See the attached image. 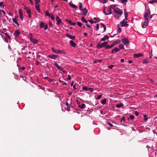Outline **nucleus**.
Wrapping results in <instances>:
<instances>
[{"instance_id": "f257e3e1", "label": "nucleus", "mask_w": 157, "mask_h": 157, "mask_svg": "<svg viewBox=\"0 0 157 157\" xmlns=\"http://www.w3.org/2000/svg\"><path fill=\"white\" fill-rule=\"evenodd\" d=\"M111 7L113 10V15L116 19H118L123 13L122 11L118 8H115L114 5H111Z\"/></svg>"}, {"instance_id": "f03ea898", "label": "nucleus", "mask_w": 157, "mask_h": 157, "mask_svg": "<svg viewBox=\"0 0 157 157\" xmlns=\"http://www.w3.org/2000/svg\"><path fill=\"white\" fill-rule=\"evenodd\" d=\"M112 9L110 6V7L105 8L103 10V12L106 15L111 14L112 13Z\"/></svg>"}, {"instance_id": "7ed1b4c3", "label": "nucleus", "mask_w": 157, "mask_h": 157, "mask_svg": "<svg viewBox=\"0 0 157 157\" xmlns=\"http://www.w3.org/2000/svg\"><path fill=\"white\" fill-rule=\"evenodd\" d=\"M150 14V11L148 9H147L146 10L145 12L144 15V17L145 20H147L148 19V17H149Z\"/></svg>"}, {"instance_id": "20e7f679", "label": "nucleus", "mask_w": 157, "mask_h": 157, "mask_svg": "<svg viewBox=\"0 0 157 157\" xmlns=\"http://www.w3.org/2000/svg\"><path fill=\"white\" fill-rule=\"evenodd\" d=\"M121 41L126 46H128L129 44V40L125 37H124L122 39Z\"/></svg>"}, {"instance_id": "39448f33", "label": "nucleus", "mask_w": 157, "mask_h": 157, "mask_svg": "<svg viewBox=\"0 0 157 157\" xmlns=\"http://www.w3.org/2000/svg\"><path fill=\"white\" fill-rule=\"evenodd\" d=\"M51 49L55 53L57 54H61L62 53H63L64 54H65V53L63 52L62 50H56L55 49L53 48H52Z\"/></svg>"}, {"instance_id": "423d86ee", "label": "nucleus", "mask_w": 157, "mask_h": 157, "mask_svg": "<svg viewBox=\"0 0 157 157\" xmlns=\"http://www.w3.org/2000/svg\"><path fill=\"white\" fill-rule=\"evenodd\" d=\"M126 19H124L122 21L120 22L121 26V27H125L127 26H128V25L127 24V20Z\"/></svg>"}, {"instance_id": "0eeeda50", "label": "nucleus", "mask_w": 157, "mask_h": 157, "mask_svg": "<svg viewBox=\"0 0 157 157\" xmlns=\"http://www.w3.org/2000/svg\"><path fill=\"white\" fill-rule=\"evenodd\" d=\"M24 9L26 10V12L28 13L29 17L31 18V10L26 7H24Z\"/></svg>"}, {"instance_id": "6e6552de", "label": "nucleus", "mask_w": 157, "mask_h": 157, "mask_svg": "<svg viewBox=\"0 0 157 157\" xmlns=\"http://www.w3.org/2000/svg\"><path fill=\"white\" fill-rule=\"evenodd\" d=\"M81 10V14L82 15L86 16V15L87 12V10L86 8L83 9L82 10Z\"/></svg>"}, {"instance_id": "1a4fd4ad", "label": "nucleus", "mask_w": 157, "mask_h": 157, "mask_svg": "<svg viewBox=\"0 0 157 157\" xmlns=\"http://www.w3.org/2000/svg\"><path fill=\"white\" fill-rule=\"evenodd\" d=\"M18 11L20 17L21 19V21H22L23 19V16L22 10L21 9H18Z\"/></svg>"}, {"instance_id": "9d476101", "label": "nucleus", "mask_w": 157, "mask_h": 157, "mask_svg": "<svg viewBox=\"0 0 157 157\" xmlns=\"http://www.w3.org/2000/svg\"><path fill=\"white\" fill-rule=\"evenodd\" d=\"M48 57L53 59H56L58 58V56L56 55H49L48 56Z\"/></svg>"}, {"instance_id": "9b49d317", "label": "nucleus", "mask_w": 157, "mask_h": 157, "mask_svg": "<svg viewBox=\"0 0 157 157\" xmlns=\"http://www.w3.org/2000/svg\"><path fill=\"white\" fill-rule=\"evenodd\" d=\"M145 21L144 22L143 24L142 25V27L143 28H146L148 25V23L149 22V20H145Z\"/></svg>"}, {"instance_id": "f8f14e48", "label": "nucleus", "mask_w": 157, "mask_h": 157, "mask_svg": "<svg viewBox=\"0 0 157 157\" xmlns=\"http://www.w3.org/2000/svg\"><path fill=\"white\" fill-rule=\"evenodd\" d=\"M17 16H15L14 17V18H13L12 20L14 23L16 24L18 26H19V24L18 23L17 20H16V19L17 18Z\"/></svg>"}, {"instance_id": "ddd939ff", "label": "nucleus", "mask_w": 157, "mask_h": 157, "mask_svg": "<svg viewBox=\"0 0 157 157\" xmlns=\"http://www.w3.org/2000/svg\"><path fill=\"white\" fill-rule=\"evenodd\" d=\"M30 40L32 43L34 44H37L38 42V40H37L33 38H31Z\"/></svg>"}, {"instance_id": "4468645a", "label": "nucleus", "mask_w": 157, "mask_h": 157, "mask_svg": "<svg viewBox=\"0 0 157 157\" xmlns=\"http://www.w3.org/2000/svg\"><path fill=\"white\" fill-rule=\"evenodd\" d=\"M66 36L71 39L75 40V36H71L69 34L67 33L66 35Z\"/></svg>"}, {"instance_id": "2eb2a0df", "label": "nucleus", "mask_w": 157, "mask_h": 157, "mask_svg": "<svg viewBox=\"0 0 157 157\" xmlns=\"http://www.w3.org/2000/svg\"><path fill=\"white\" fill-rule=\"evenodd\" d=\"M120 49H119L117 48H115L112 50L111 53L114 54L115 53L118 52L120 50Z\"/></svg>"}, {"instance_id": "dca6fc26", "label": "nucleus", "mask_w": 157, "mask_h": 157, "mask_svg": "<svg viewBox=\"0 0 157 157\" xmlns=\"http://www.w3.org/2000/svg\"><path fill=\"white\" fill-rule=\"evenodd\" d=\"M56 21H57V25H59L62 23V21H61V19L58 16H57L56 17Z\"/></svg>"}, {"instance_id": "f3484780", "label": "nucleus", "mask_w": 157, "mask_h": 157, "mask_svg": "<svg viewBox=\"0 0 157 157\" xmlns=\"http://www.w3.org/2000/svg\"><path fill=\"white\" fill-rule=\"evenodd\" d=\"M66 21L68 22V23L72 25H76V23L75 22H73L71 20H69L67 19L66 20Z\"/></svg>"}, {"instance_id": "a211bd4d", "label": "nucleus", "mask_w": 157, "mask_h": 157, "mask_svg": "<svg viewBox=\"0 0 157 157\" xmlns=\"http://www.w3.org/2000/svg\"><path fill=\"white\" fill-rule=\"evenodd\" d=\"M69 44L70 46L72 47H76V44L74 43L72 40L70 41Z\"/></svg>"}, {"instance_id": "6ab92c4d", "label": "nucleus", "mask_w": 157, "mask_h": 157, "mask_svg": "<svg viewBox=\"0 0 157 157\" xmlns=\"http://www.w3.org/2000/svg\"><path fill=\"white\" fill-rule=\"evenodd\" d=\"M35 8L39 13H40V8L39 4H36Z\"/></svg>"}, {"instance_id": "aec40b11", "label": "nucleus", "mask_w": 157, "mask_h": 157, "mask_svg": "<svg viewBox=\"0 0 157 157\" xmlns=\"http://www.w3.org/2000/svg\"><path fill=\"white\" fill-rule=\"evenodd\" d=\"M143 56V54L142 53H139L138 54H135L134 55V56L135 57L138 58Z\"/></svg>"}, {"instance_id": "412c9836", "label": "nucleus", "mask_w": 157, "mask_h": 157, "mask_svg": "<svg viewBox=\"0 0 157 157\" xmlns=\"http://www.w3.org/2000/svg\"><path fill=\"white\" fill-rule=\"evenodd\" d=\"M54 65L56 66V67L58 69L60 70H62L63 68L59 66L57 63H55Z\"/></svg>"}, {"instance_id": "4be33fe9", "label": "nucleus", "mask_w": 157, "mask_h": 157, "mask_svg": "<svg viewBox=\"0 0 157 157\" xmlns=\"http://www.w3.org/2000/svg\"><path fill=\"white\" fill-rule=\"evenodd\" d=\"M151 155H152V157H157V151H153L151 153Z\"/></svg>"}, {"instance_id": "5701e85b", "label": "nucleus", "mask_w": 157, "mask_h": 157, "mask_svg": "<svg viewBox=\"0 0 157 157\" xmlns=\"http://www.w3.org/2000/svg\"><path fill=\"white\" fill-rule=\"evenodd\" d=\"M109 38V37L107 35H105L104 37L101 38L100 41H104L106 39H108Z\"/></svg>"}, {"instance_id": "b1692460", "label": "nucleus", "mask_w": 157, "mask_h": 157, "mask_svg": "<svg viewBox=\"0 0 157 157\" xmlns=\"http://www.w3.org/2000/svg\"><path fill=\"white\" fill-rule=\"evenodd\" d=\"M20 34V33L18 30L15 31L14 33V35L16 36H19Z\"/></svg>"}, {"instance_id": "393cba45", "label": "nucleus", "mask_w": 157, "mask_h": 157, "mask_svg": "<svg viewBox=\"0 0 157 157\" xmlns=\"http://www.w3.org/2000/svg\"><path fill=\"white\" fill-rule=\"evenodd\" d=\"M114 45H115V44H112L110 45H107L105 47V48L106 49H107L110 48H112L113 47Z\"/></svg>"}, {"instance_id": "a878e982", "label": "nucleus", "mask_w": 157, "mask_h": 157, "mask_svg": "<svg viewBox=\"0 0 157 157\" xmlns=\"http://www.w3.org/2000/svg\"><path fill=\"white\" fill-rule=\"evenodd\" d=\"M66 104L67 105V109L69 111L70 110V105L68 103L67 101L66 102Z\"/></svg>"}, {"instance_id": "bb28decb", "label": "nucleus", "mask_w": 157, "mask_h": 157, "mask_svg": "<svg viewBox=\"0 0 157 157\" xmlns=\"http://www.w3.org/2000/svg\"><path fill=\"white\" fill-rule=\"evenodd\" d=\"M69 5L72 7L73 8L75 9H77L78 8V7L77 6H76V5H74V4H73L72 3V4H70Z\"/></svg>"}, {"instance_id": "cd10ccee", "label": "nucleus", "mask_w": 157, "mask_h": 157, "mask_svg": "<svg viewBox=\"0 0 157 157\" xmlns=\"http://www.w3.org/2000/svg\"><path fill=\"white\" fill-rule=\"evenodd\" d=\"M81 20L83 22L85 23H87L88 22V21L85 19L84 17H82Z\"/></svg>"}, {"instance_id": "c85d7f7f", "label": "nucleus", "mask_w": 157, "mask_h": 157, "mask_svg": "<svg viewBox=\"0 0 157 157\" xmlns=\"http://www.w3.org/2000/svg\"><path fill=\"white\" fill-rule=\"evenodd\" d=\"M120 42V40L119 39H118L116 41H114L113 44H115V45L117 44H119Z\"/></svg>"}, {"instance_id": "c756f323", "label": "nucleus", "mask_w": 157, "mask_h": 157, "mask_svg": "<svg viewBox=\"0 0 157 157\" xmlns=\"http://www.w3.org/2000/svg\"><path fill=\"white\" fill-rule=\"evenodd\" d=\"M101 26L104 29V31H105L106 30V27L104 24L101 23Z\"/></svg>"}, {"instance_id": "7c9ffc66", "label": "nucleus", "mask_w": 157, "mask_h": 157, "mask_svg": "<svg viewBox=\"0 0 157 157\" xmlns=\"http://www.w3.org/2000/svg\"><path fill=\"white\" fill-rule=\"evenodd\" d=\"M79 106L81 109H84L85 107V105L84 104H82L81 105H79Z\"/></svg>"}, {"instance_id": "2f4dec72", "label": "nucleus", "mask_w": 157, "mask_h": 157, "mask_svg": "<svg viewBox=\"0 0 157 157\" xmlns=\"http://www.w3.org/2000/svg\"><path fill=\"white\" fill-rule=\"evenodd\" d=\"M123 106V105L122 103L117 104L116 105V107L117 108H119Z\"/></svg>"}, {"instance_id": "473e14b6", "label": "nucleus", "mask_w": 157, "mask_h": 157, "mask_svg": "<svg viewBox=\"0 0 157 157\" xmlns=\"http://www.w3.org/2000/svg\"><path fill=\"white\" fill-rule=\"evenodd\" d=\"M2 13L3 14V17H4L5 16V12L3 10H0V15H1L2 16V13Z\"/></svg>"}, {"instance_id": "72a5a7b5", "label": "nucleus", "mask_w": 157, "mask_h": 157, "mask_svg": "<svg viewBox=\"0 0 157 157\" xmlns=\"http://www.w3.org/2000/svg\"><path fill=\"white\" fill-rule=\"evenodd\" d=\"M106 99H104L101 101V103L103 105H105L106 103Z\"/></svg>"}, {"instance_id": "f704fd0d", "label": "nucleus", "mask_w": 157, "mask_h": 157, "mask_svg": "<svg viewBox=\"0 0 157 157\" xmlns=\"http://www.w3.org/2000/svg\"><path fill=\"white\" fill-rule=\"evenodd\" d=\"M97 47L99 49L101 48H103L102 45L100 44H98L97 45Z\"/></svg>"}, {"instance_id": "c9c22d12", "label": "nucleus", "mask_w": 157, "mask_h": 157, "mask_svg": "<svg viewBox=\"0 0 157 157\" xmlns=\"http://www.w3.org/2000/svg\"><path fill=\"white\" fill-rule=\"evenodd\" d=\"M45 15L47 16L48 17H51V15L49 14V13H48V11H45Z\"/></svg>"}, {"instance_id": "e433bc0d", "label": "nucleus", "mask_w": 157, "mask_h": 157, "mask_svg": "<svg viewBox=\"0 0 157 157\" xmlns=\"http://www.w3.org/2000/svg\"><path fill=\"white\" fill-rule=\"evenodd\" d=\"M40 28H42L43 27H44V23L43 22H41L40 24Z\"/></svg>"}, {"instance_id": "4c0bfd02", "label": "nucleus", "mask_w": 157, "mask_h": 157, "mask_svg": "<svg viewBox=\"0 0 157 157\" xmlns=\"http://www.w3.org/2000/svg\"><path fill=\"white\" fill-rule=\"evenodd\" d=\"M144 121H147L148 120V118L147 115H144Z\"/></svg>"}, {"instance_id": "58836bf2", "label": "nucleus", "mask_w": 157, "mask_h": 157, "mask_svg": "<svg viewBox=\"0 0 157 157\" xmlns=\"http://www.w3.org/2000/svg\"><path fill=\"white\" fill-rule=\"evenodd\" d=\"M119 2H121L123 4L127 2V0H119Z\"/></svg>"}, {"instance_id": "ea45409f", "label": "nucleus", "mask_w": 157, "mask_h": 157, "mask_svg": "<svg viewBox=\"0 0 157 157\" xmlns=\"http://www.w3.org/2000/svg\"><path fill=\"white\" fill-rule=\"evenodd\" d=\"M119 47L120 48V49H124V45L122 44H121L119 46Z\"/></svg>"}, {"instance_id": "a19ab883", "label": "nucleus", "mask_w": 157, "mask_h": 157, "mask_svg": "<svg viewBox=\"0 0 157 157\" xmlns=\"http://www.w3.org/2000/svg\"><path fill=\"white\" fill-rule=\"evenodd\" d=\"M82 89L84 90L88 91V88L86 86H84L82 87Z\"/></svg>"}, {"instance_id": "79ce46f5", "label": "nucleus", "mask_w": 157, "mask_h": 157, "mask_svg": "<svg viewBox=\"0 0 157 157\" xmlns=\"http://www.w3.org/2000/svg\"><path fill=\"white\" fill-rule=\"evenodd\" d=\"M108 42H105L103 43L101 45L103 47H105L106 46H105L107 44Z\"/></svg>"}, {"instance_id": "37998d69", "label": "nucleus", "mask_w": 157, "mask_h": 157, "mask_svg": "<svg viewBox=\"0 0 157 157\" xmlns=\"http://www.w3.org/2000/svg\"><path fill=\"white\" fill-rule=\"evenodd\" d=\"M124 16H125V19H126V20H128V19L127 18V17H128V14L127 13L125 12Z\"/></svg>"}, {"instance_id": "c03bdc74", "label": "nucleus", "mask_w": 157, "mask_h": 157, "mask_svg": "<svg viewBox=\"0 0 157 157\" xmlns=\"http://www.w3.org/2000/svg\"><path fill=\"white\" fill-rule=\"evenodd\" d=\"M149 2L150 4H152L153 3L156 2V1H155L154 0H152L150 1Z\"/></svg>"}, {"instance_id": "a18cd8bd", "label": "nucleus", "mask_w": 157, "mask_h": 157, "mask_svg": "<svg viewBox=\"0 0 157 157\" xmlns=\"http://www.w3.org/2000/svg\"><path fill=\"white\" fill-rule=\"evenodd\" d=\"M79 8L80 10H81L82 8V4L81 3L79 2Z\"/></svg>"}, {"instance_id": "49530a36", "label": "nucleus", "mask_w": 157, "mask_h": 157, "mask_svg": "<svg viewBox=\"0 0 157 157\" xmlns=\"http://www.w3.org/2000/svg\"><path fill=\"white\" fill-rule=\"evenodd\" d=\"M107 0H101L100 2H101L102 3H106L107 2Z\"/></svg>"}, {"instance_id": "de8ad7c7", "label": "nucleus", "mask_w": 157, "mask_h": 157, "mask_svg": "<svg viewBox=\"0 0 157 157\" xmlns=\"http://www.w3.org/2000/svg\"><path fill=\"white\" fill-rule=\"evenodd\" d=\"M77 24L78 26L79 27H81L82 25V24L79 21L77 22Z\"/></svg>"}, {"instance_id": "09e8293b", "label": "nucleus", "mask_w": 157, "mask_h": 157, "mask_svg": "<svg viewBox=\"0 0 157 157\" xmlns=\"http://www.w3.org/2000/svg\"><path fill=\"white\" fill-rule=\"evenodd\" d=\"M121 28H118V29L117 30V32L118 33H120L121 32Z\"/></svg>"}, {"instance_id": "8fccbe9b", "label": "nucleus", "mask_w": 157, "mask_h": 157, "mask_svg": "<svg viewBox=\"0 0 157 157\" xmlns=\"http://www.w3.org/2000/svg\"><path fill=\"white\" fill-rule=\"evenodd\" d=\"M47 80L50 82H52L54 81V79H53L49 78V77L48 78Z\"/></svg>"}, {"instance_id": "3c124183", "label": "nucleus", "mask_w": 157, "mask_h": 157, "mask_svg": "<svg viewBox=\"0 0 157 157\" xmlns=\"http://www.w3.org/2000/svg\"><path fill=\"white\" fill-rule=\"evenodd\" d=\"M129 117H130V118L131 120H133L134 118V117L133 115H130V116Z\"/></svg>"}, {"instance_id": "603ef678", "label": "nucleus", "mask_w": 157, "mask_h": 157, "mask_svg": "<svg viewBox=\"0 0 157 157\" xmlns=\"http://www.w3.org/2000/svg\"><path fill=\"white\" fill-rule=\"evenodd\" d=\"M36 4H39V3L40 2V0H35Z\"/></svg>"}, {"instance_id": "864d4df0", "label": "nucleus", "mask_w": 157, "mask_h": 157, "mask_svg": "<svg viewBox=\"0 0 157 157\" xmlns=\"http://www.w3.org/2000/svg\"><path fill=\"white\" fill-rule=\"evenodd\" d=\"M114 66L113 65H110L108 66V67L110 69H112L113 67Z\"/></svg>"}, {"instance_id": "5fc2aeb1", "label": "nucleus", "mask_w": 157, "mask_h": 157, "mask_svg": "<svg viewBox=\"0 0 157 157\" xmlns=\"http://www.w3.org/2000/svg\"><path fill=\"white\" fill-rule=\"evenodd\" d=\"M88 21L90 22L91 24H93L97 22L96 21H93L92 20H89Z\"/></svg>"}, {"instance_id": "6e6d98bb", "label": "nucleus", "mask_w": 157, "mask_h": 157, "mask_svg": "<svg viewBox=\"0 0 157 157\" xmlns=\"http://www.w3.org/2000/svg\"><path fill=\"white\" fill-rule=\"evenodd\" d=\"M51 17L52 20H54L55 19V17L53 15H52V16L51 15V17Z\"/></svg>"}, {"instance_id": "4d7b16f0", "label": "nucleus", "mask_w": 157, "mask_h": 157, "mask_svg": "<svg viewBox=\"0 0 157 157\" xmlns=\"http://www.w3.org/2000/svg\"><path fill=\"white\" fill-rule=\"evenodd\" d=\"M48 25L47 24H46L44 25V27L45 30H46L48 29Z\"/></svg>"}, {"instance_id": "13d9d810", "label": "nucleus", "mask_w": 157, "mask_h": 157, "mask_svg": "<svg viewBox=\"0 0 157 157\" xmlns=\"http://www.w3.org/2000/svg\"><path fill=\"white\" fill-rule=\"evenodd\" d=\"M88 90H89L91 92H92L93 90V89L92 88H88Z\"/></svg>"}, {"instance_id": "bf43d9fd", "label": "nucleus", "mask_w": 157, "mask_h": 157, "mask_svg": "<svg viewBox=\"0 0 157 157\" xmlns=\"http://www.w3.org/2000/svg\"><path fill=\"white\" fill-rule=\"evenodd\" d=\"M102 96V95H98V97H97V99H100L101 98Z\"/></svg>"}, {"instance_id": "052dcab7", "label": "nucleus", "mask_w": 157, "mask_h": 157, "mask_svg": "<svg viewBox=\"0 0 157 157\" xmlns=\"http://www.w3.org/2000/svg\"><path fill=\"white\" fill-rule=\"evenodd\" d=\"M99 24H97V26H96V31H98L99 30Z\"/></svg>"}, {"instance_id": "680f3d73", "label": "nucleus", "mask_w": 157, "mask_h": 157, "mask_svg": "<svg viewBox=\"0 0 157 157\" xmlns=\"http://www.w3.org/2000/svg\"><path fill=\"white\" fill-rule=\"evenodd\" d=\"M30 35V37H29V39L30 40L31 38H32V37H33V35L32 33H30L29 34Z\"/></svg>"}, {"instance_id": "e2e57ef3", "label": "nucleus", "mask_w": 157, "mask_h": 157, "mask_svg": "<svg viewBox=\"0 0 157 157\" xmlns=\"http://www.w3.org/2000/svg\"><path fill=\"white\" fill-rule=\"evenodd\" d=\"M35 63L37 65H39L40 64V62L39 61L37 60L36 61Z\"/></svg>"}, {"instance_id": "0e129e2a", "label": "nucleus", "mask_w": 157, "mask_h": 157, "mask_svg": "<svg viewBox=\"0 0 157 157\" xmlns=\"http://www.w3.org/2000/svg\"><path fill=\"white\" fill-rule=\"evenodd\" d=\"M108 124L111 127H113V125L110 122H109Z\"/></svg>"}, {"instance_id": "69168bd1", "label": "nucleus", "mask_w": 157, "mask_h": 157, "mask_svg": "<svg viewBox=\"0 0 157 157\" xmlns=\"http://www.w3.org/2000/svg\"><path fill=\"white\" fill-rule=\"evenodd\" d=\"M49 26L50 27H51L53 25L51 22H50V21L49 22Z\"/></svg>"}, {"instance_id": "338daca9", "label": "nucleus", "mask_w": 157, "mask_h": 157, "mask_svg": "<svg viewBox=\"0 0 157 157\" xmlns=\"http://www.w3.org/2000/svg\"><path fill=\"white\" fill-rule=\"evenodd\" d=\"M71 78L70 75H68V80H70Z\"/></svg>"}, {"instance_id": "774afa93", "label": "nucleus", "mask_w": 157, "mask_h": 157, "mask_svg": "<svg viewBox=\"0 0 157 157\" xmlns=\"http://www.w3.org/2000/svg\"><path fill=\"white\" fill-rule=\"evenodd\" d=\"M8 14L9 16H13L11 12H8Z\"/></svg>"}]
</instances>
